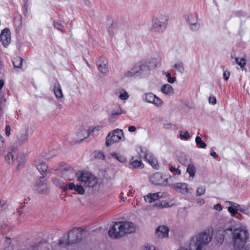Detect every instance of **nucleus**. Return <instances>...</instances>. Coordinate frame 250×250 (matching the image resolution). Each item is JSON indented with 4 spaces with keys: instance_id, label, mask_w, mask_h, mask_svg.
<instances>
[{
    "instance_id": "obj_1",
    "label": "nucleus",
    "mask_w": 250,
    "mask_h": 250,
    "mask_svg": "<svg viewBox=\"0 0 250 250\" xmlns=\"http://www.w3.org/2000/svg\"><path fill=\"white\" fill-rule=\"evenodd\" d=\"M150 70V62H139L136 63L129 71L126 72L125 73V76L127 77L134 78H144L149 75Z\"/></svg>"
},
{
    "instance_id": "obj_2",
    "label": "nucleus",
    "mask_w": 250,
    "mask_h": 250,
    "mask_svg": "<svg viewBox=\"0 0 250 250\" xmlns=\"http://www.w3.org/2000/svg\"><path fill=\"white\" fill-rule=\"evenodd\" d=\"M212 239L209 232H202L194 236L191 239L189 249L190 250H202L203 247L208 244Z\"/></svg>"
},
{
    "instance_id": "obj_3",
    "label": "nucleus",
    "mask_w": 250,
    "mask_h": 250,
    "mask_svg": "<svg viewBox=\"0 0 250 250\" xmlns=\"http://www.w3.org/2000/svg\"><path fill=\"white\" fill-rule=\"evenodd\" d=\"M78 180L83 186L93 189H98L100 186L99 179L95 175L89 172H81L77 174Z\"/></svg>"
},
{
    "instance_id": "obj_4",
    "label": "nucleus",
    "mask_w": 250,
    "mask_h": 250,
    "mask_svg": "<svg viewBox=\"0 0 250 250\" xmlns=\"http://www.w3.org/2000/svg\"><path fill=\"white\" fill-rule=\"evenodd\" d=\"M83 231L80 228L73 229L68 234L67 237H62L59 241L60 246H67L70 244L79 243L82 239Z\"/></svg>"
},
{
    "instance_id": "obj_5",
    "label": "nucleus",
    "mask_w": 250,
    "mask_h": 250,
    "mask_svg": "<svg viewBox=\"0 0 250 250\" xmlns=\"http://www.w3.org/2000/svg\"><path fill=\"white\" fill-rule=\"evenodd\" d=\"M232 236L234 249L241 250L245 245L248 232L241 228H237L234 229Z\"/></svg>"
},
{
    "instance_id": "obj_6",
    "label": "nucleus",
    "mask_w": 250,
    "mask_h": 250,
    "mask_svg": "<svg viewBox=\"0 0 250 250\" xmlns=\"http://www.w3.org/2000/svg\"><path fill=\"white\" fill-rule=\"evenodd\" d=\"M167 21L168 17L166 15H158L152 20V31L159 33L163 32L167 26Z\"/></svg>"
},
{
    "instance_id": "obj_7",
    "label": "nucleus",
    "mask_w": 250,
    "mask_h": 250,
    "mask_svg": "<svg viewBox=\"0 0 250 250\" xmlns=\"http://www.w3.org/2000/svg\"><path fill=\"white\" fill-rule=\"evenodd\" d=\"M124 132L122 129H116L109 132L106 138L105 145L109 146L115 143H118L124 139Z\"/></svg>"
},
{
    "instance_id": "obj_8",
    "label": "nucleus",
    "mask_w": 250,
    "mask_h": 250,
    "mask_svg": "<svg viewBox=\"0 0 250 250\" xmlns=\"http://www.w3.org/2000/svg\"><path fill=\"white\" fill-rule=\"evenodd\" d=\"M185 20L191 30L196 32L200 27L198 16L195 13H189L185 15Z\"/></svg>"
},
{
    "instance_id": "obj_9",
    "label": "nucleus",
    "mask_w": 250,
    "mask_h": 250,
    "mask_svg": "<svg viewBox=\"0 0 250 250\" xmlns=\"http://www.w3.org/2000/svg\"><path fill=\"white\" fill-rule=\"evenodd\" d=\"M49 185L44 176L40 177L37 179L33 189L39 193H47L49 190Z\"/></svg>"
},
{
    "instance_id": "obj_10",
    "label": "nucleus",
    "mask_w": 250,
    "mask_h": 250,
    "mask_svg": "<svg viewBox=\"0 0 250 250\" xmlns=\"http://www.w3.org/2000/svg\"><path fill=\"white\" fill-rule=\"evenodd\" d=\"M142 99L144 102L152 104L156 106H160L163 104L162 100L151 92L145 93Z\"/></svg>"
},
{
    "instance_id": "obj_11",
    "label": "nucleus",
    "mask_w": 250,
    "mask_h": 250,
    "mask_svg": "<svg viewBox=\"0 0 250 250\" xmlns=\"http://www.w3.org/2000/svg\"><path fill=\"white\" fill-rule=\"evenodd\" d=\"M60 174L66 180H72L76 175V172L71 167L65 165L62 167Z\"/></svg>"
},
{
    "instance_id": "obj_12",
    "label": "nucleus",
    "mask_w": 250,
    "mask_h": 250,
    "mask_svg": "<svg viewBox=\"0 0 250 250\" xmlns=\"http://www.w3.org/2000/svg\"><path fill=\"white\" fill-rule=\"evenodd\" d=\"M120 233H122V236L125 234H130L134 232L135 230L134 224L130 222H120L119 225Z\"/></svg>"
},
{
    "instance_id": "obj_13",
    "label": "nucleus",
    "mask_w": 250,
    "mask_h": 250,
    "mask_svg": "<svg viewBox=\"0 0 250 250\" xmlns=\"http://www.w3.org/2000/svg\"><path fill=\"white\" fill-rule=\"evenodd\" d=\"M16 143L17 145L22 146L28 140V128L20 131L17 135Z\"/></svg>"
},
{
    "instance_id": "obj_14",
    "label": "nucleus",
    "mask_w": 250,
    "mask_h": 250,
    "mask_svg": "<svg viewBox=\"0 0 250 250\" xmlns=\"http://www.w3.org/2000/svg\"><path fill=\"white\" fill-rule=\"evenodd\" d=\"M11 40L10 32L8 28H6L2 30L0 35V40L4 46L6 47Z\"/></svg>"
},
{
    "instance_id": "obj_15",
    "label": "nucleus",
    "mask_w": 250,
    "mask_h": 250,
    "mask_svg": "<svg viewBox=\"0 0 250 250\" xmlns=\"http://www.w3.org/2000/svg\"><path fill=\"white\" fill-rule=\"evenodd\" d=\"M120 225V222L115 223L114 225L108 231L109 235L115 238H118L122 237V233H120V229L119 228Z\"/></svg>"
},
{
    "instance_id": "obj_16",
    "label": "nucleus",
    "mask_w": 250,
    "mask_h": 250,
    "mask_svg": "<svg viewBox=\"0 0 250 250\" xmlns=\"http://www.w3.org/2000/svg\"><path fill=\"white\" fill-rule=\"evenodd\" d=\"M163 197L164 193L159 192L154 193H148L146 195H145L144 198L146 202L151 203L163 198Z\"/></svg>"
},
{
    "instance_id": "obj_17",
    "label": "nucleus",
    "mask_w": 250,
    "mask_h": 250,
    "mask_svg": "<svg viewBox=\"0 0 250 250\" xmlns=\"http://www.w3.org/2000/svg\"><path fill=\"white\" fill-rule=\"evenodd\" d=\"M108 62L106 59L102 58L99 61L98 69L103 76H106L108 73V68L107 67Z\"/></svg>"
},
{
    "instance_id": "obj_18",
    "label": "nucleus",
    "mask_w": 250,
    "mask_h": 250,
    "mask_svg": "<svg viewBox=\"0 0 250 250\" xmlns=\"http://www.w3.org/2000/svg\"><path fill=\"white\" fill-rule=\"evenodd\" d=\"M172 188L178 192L185 194L188 193L187 184L185 183H177L171 185Z\"/></svg>"
},
{
    "instance_id": "obj_19",
    "label": "nucleus",
    "mask_w": 250,
    "mask_h": 250,
    "mask_svg": "<svg viewBox=\"0 0 250 250\" xmlns=\"http://www.w3.org/2000/svg\"><path fill=\"white\" fill-rule=\"evenodd\" d=\"M35 163L38 170L41 174L44 176V174H45L47 171L48 166L46 165L45 162L40 160L36 161Z\"/></svg>"
},
{
    "instance_id": "obj_20",
    "label": "nucleus",
    "mask_w": 250,
    "mask_h": 250,
    "mask_svg": "<svg viewBox=\"0 0 250 250\" xmlns=\"http://www.w3.org/2000/svg\"><path fill=\"white\" fill-rule=\"evenodd\" d=\"M168 228L164 226L158 227L156 230V234L160 237H167L168 235Z\"/></svg>"
},
{
    "instance_id": "obj_21",
    "label": "nucleus",
    "mask_w": 250,
    "mask_h": 250,
    "mask_svg": "<svg viewBox=\"0 0 250 250\" xmlns=\"http://www.w3.org/2000/svg\"><path fill=\"white\" fill-rule=\"evenodd\" d=\"M54 93L57 99H63V96L60 83L57 81L54 83L53 88Z\"/></svg>"
},
{
    "instance_id": "obj_22",
    "label": "nucleus",
    "mask_w": 250,
    "mask_h": 250,
    "mask_svg": "<svg viewBox=\"0 0 250 250\" xmlns=\"http://www.w3.org/2000/svg\"><path fill=\"white\" fill-rule=\"evenodd\" d=\"M161 92L168 96H172L174 94V89L172 86L169 84L166 83L161 87Z\"/></svg>"
},
{
    "instance_id": "obj_23",
    "label": "nucleus",
    "mask_w": 250,
    "mask_h": 250,
    "mask_svg": "<svg viewBox=\"0 0 250 250\" xmlns=\"http://www.w3.org/2000/svg\"><path fill=\"white\" fill-rule=\"evenodd\" d=\"M178 161L179 163L185 166H187L192 163L191 159L188 156L182 153L178 157Z\"/></svg>"
},
{
    "instance_id": "obj_24",
    "label": "nucleus",
    "mask_w": 250,
    "mask_h": 250,
    "mask_svg": "<svg viewBox=\"0 0 250 250\" xmlns=\"http://www.w3.org/2000/svg\"><path fill=\"white\" fill-rule=\"evenodd\" d=\"M162 175L160 173L154 174L150 178V181L155 185H162Z\"/></svg>"
},
{
    "instance_id": "obj_25",
    "label": "nucleus",
    "mask_w": 250,
    "mask_h": 250,
    "mask_svg": "<svg viewBox=\"0 0 250 250\" xmlns=\"http://www.w3.org/2000/svg\"><path fill=\"white\" fill-rule=\"evenodd\" d=\"M68 187L69 189H74L81 195H83L85 192L83 188L81 185H75L74 183H71L69 184Z\"/></svg>"
},
{
    "instance_id": "obj_26",
    "label": "nucleus",
    "mask_w": 250,
    "mask_h": 250,
    "mask_svg": "<svg viewBox=\"0 0 250 250\" xmlns=\"http://www.w3.org/2000/svg\"><path fill=\"white\" fill-rule=\"evenodd\" d=\"M172 68L181 73H183L184 72L185 69L184 63L182 61H178L175 62L172 66Z\"/></svg>"
},
{
    "instance_id": "obj_27",
    "label": "nucleus",
    "mask_w": 250,
    "mask_h": 250,
    "mask_svg": "<svg viewBox=\"0 0 250 250\" xmlns=\"http://www.w3.org/2000/svg\"><path fill=\"white\" fill-rule=\"evenodd\" d=\"M187 168L186 170V172H188L189 175V177H191L193 178L195 173H196V167L194 166V164L191 163L187 166Z\"/></svg>"
},
{
    "instance_id": "obj_28",
    "label": "nucleus",
    "mask_w": 250,
    "mask_h": 250,
    "mask_svg": "<svg viewBox=\"0 0 250 250\" xmlns=\"http://www.w3.org/2000/svg\"><path fill=\"white\" fill-rule=\"evenodd\" d=\"M235 60L236 63L242 68H243L246 64V57L245 55L240 57H236Z\"/></svg>"
},
{
    "instance_id": "obj_29",
    "label": "nucleus",
    "mask_w": 250,
    "mask_h": 250,
    "mask_svg": "<svg viewBox=\"0 0 250 250\" xmlns=\"http://www.w3.org/2000/svg\"><path fill=\"white\" fill-rule=\"evenodd\" d=\"M0 229L3 234H6L10 230L11 228L7 221H3L0 222Z\"/></svg>"
},
{
    "instance_id": "obj_30",
    "label": "nucleus",
    "mask_w": 250,
    "mask_h": 250,
    "mask_svg": "<svg viewBox=\"0 0 250 250\" xmlns=\"http://www.w3.org/2000/svg\"><path fill=\"white\" fill-rule=\"evenodd\" d=\"M53 183L57 187L66 189L68 185H67L61 181L60 179L57 178H54L52 179Z\"/></svg>"
},
{
    "instance_id": "obj_31",
    "label": "nucleus",
    "mask_w": 250,
    "mask_h": 250,
    "mask_svg": "<svg viewBox=\"0 0 250 250\" xmlns=\"http://www.w3.org/2000/svg\"><path fill=\"white\" fill-rule=\"evenodd\" d=\"M130 165L133 168H143L144 166L141 161L133 160V158H132L131 161L130 162Z\"/></svg>"
},
{
    "instance_id": "obj_32",
    "label": "nucleus",
    "mask_w": 250,
    "mask_h": 250,
    "mask_svg": "<svg viewBox=\"0 0 250 250\" xmlns=\"http://www.w3.org/2000/svg\"><path fill=\"white\" fill-rule=\"evenodd\" d=\"M90 133L87 129H82L78 134V137L80 140H83L87 138Z\"/></svg>"
},
{
    "instance_id": "obj_33",
    "label": "nucleus",
    "mask_w": 250,
    "mask_h": 250,
    "mask_svg": "<svg viewBox=\"0 0 250 250\" xmlns=\"http://www.w3.org/2000/svg\"><path fill=\"white\" fill-rule=\"evenodd\" d=\"M15 153L13 151H9L7 154V155L5 156V159L6 162L8 164H12L13 163H15L16 159H14Z\"/></svg>"
},
{
    "instance_id": "obj_34",
    "label": "nucleus",
    "mask_w": 250,
    "mask_h": 250,
    "mask_svg": "<svg viewBox=\"0 0 250 250\" xmlns=\"http://www.w3.org/2000/svg\"><path fill=\"white\" fill-rule=\"evenodd\" d=\"M41 244V242L35 243L30 245H27L25 246V249L22 250H37ZM11 250V248L9 249V247L8 248V250Z\"/></svg>"
},
{
    "instance_id": "obj_35",
    "label": "nucleus",
    "mask_w": 250,
    "mask_h": 250,
    "mask_svg": "<svg viewBox=\"0 0 250 250\" xmlns=\"http://www.w3.org/2000/svg\"><path fill=\"white\" fill-rule=\"evenodd\" d=\"M111 156L122 163H124L126 161V158L125 156L123 155H119L116 153H111Z\"/></svg>"
},
{
    "instance_id": "obj_36",
    "label": "nucleus",
    "mask_w": 250,
    "mask_h": 250,
    "mask_svg": "<svg viewBox=\"0 0 250 250\" xmlns=\"http://www.w3.org/2000/svg\"><path fill=\"white\" fill-rule=\"evenodd\" d=\"M126 112L125 110H123L120 106L118 107L117 108L113 109L111 112V115L112 116H118L120 115L123 113H125Z\"/></svg>"
},
{
    "instance_id": "obj_37",
    "label": "nucleus",
    "mask_w": 250,
    "mask_h": 250,
    "mask_svg": "<svg viewBox=\"0 0 250 250\" xmlns=\"http://www.w3.org/2000/svg\"><path fill=\"white\" fill-rule=\"evenodd\" d=\"M195 143L196 145L199 147L202 148H205L207 145L206 144L203 142L201 137L197 136L195 138Z\"/></svg>"
},
{
    "instance_id": "obj_38",
    "label": "nucleus",
    "mask_w": 250,
    "mask_h": 250,
    "mask_svg": "<svg viewBox=\"0 0 250 250\" xmlns=\"http://www.w3.org/2000/svg\"><path fill=\"white\" fill-rule=\"evenodd\" d=\"M22 63V59L20 57L15 58L13 61V64L15 68H21Z\"/></svg>"
},
{
    "instance_id": "obj_39",
    "label": "nucleus",
    "mask_w": 250,
    "mask_h": 250,
    "mask_svg": "<svg viewBox=\"0 0 250 250\" xmlns=\"http://www.w3.org/2000/svg\"><path fill=\"white\" fill-rule=\"evenodd\" d=\"M129 98V94L124 89H122L120 91L119 98L121 100H126Z\"/></svg>"
},
{
    "instance_id": "obj_40",
    "label": "nucleus",
    "mask_w": 250,
    "mask_h": 250,
    "mask_svg": "<svg viewBox=\"0 0 250 250\" xmlns=\"http://www.w3.org/2000/svg\"><path fill=\"white\" fill-rule=\"evenodd\" d=\"M53 25L54 28L62 32L63 25L62 24V22L58 20L54 21Z\"/></svg>"
},
{
    "instance_id": "obj_41",
    "label": "nucleus",
    "mask_w": 250,
    "mask_h": 250,
    "mask_svg": "<svg viewBox=\"0 0 250 250\" xmlns=\"http://www.w3.org/2000/svg\"><path fill=\"white\" fill-rule=\"evenodd\" d=\"M163 75H165L167 78V82L170 83H173L176 80V77H171V74L167 72H163Z\"/></svg>"
},
{
    "instance_id": "obj_42",
    "label": "nucleus",
    "mask_w": 250,
    "mask_h": 250,
    "mask_svg": "<svg viewBox=\"0 0 250 250\" xmlns=\"http://www.w3.org/2000/svg\"><path fill=\"white\" fill-rule=\"evenodd\" d=\"M206 191V188L204 186H200L196 189V194L197 196H200L204 194Z\"/></svg>"
},
{
    "instance_id": "obj_43",
    "label": "nucleus",
    "mask_w": 250,
    "mask_h": 250,
    "mask_svg": "<svg viewBox=\"0 0 250 250\" xmlns=\"http://www.w3.org/2000/svg\"><path fill=\"white\" fill-rule=\"evenodd\" d=\"M116 24L115 23H113L111 25V26H109L107 31L108 33L110 34V35L112 36L113 34H115V27H116Z\"/></svg>"
},
{
    "instance_id": "obj_44",
    "label": "nucleus",
    "mask_w": 250,
    "mask_h": 250,
    "mask_svg": "<svg viewBox=\"0 0 250 250\" xmlns=\"http://www.w3.org/2000/svg\"><path fill=\"white\" fill-rule=\"evenodd\" d=\"M228 210L232 217H234L237 213V209L233 207H229L228 208Z\"/></svg>"
},
{
    "instance_id": "obj_45",
    "label": "nucleus",
    "mask_w": 250,
    "mask_h": 250,
    "mask_svg": "<svg viewBox=\"0 0 250 250\" xmlns=\"http://www.w3.org/2000/svg\"><path fill=\"white\" fill-rule=\"evenodd\" d=\"M154 207H157L161 208H167L169 206L168 204L166 201H163L160 203H156L154 205Z\"/></svg>"
},
{
    "instance_id": "obj_46",
    "label": "nucleus",
    "mask_w": 250,
    "mask_h": 250,
    "mask_svg": "<svg viewBox=\"0 0 250 250\" xmlns=\"http://www.w3.org/2000/svg\"><path fill=\"white\" fill-rule=\"evenodd\" d=\"M17 161L18 163V166H20L24 163V157H23L21 155H19L17 157Z\"/></svg>"
},
{
    "instance_id": "obj_47",
    "label": "nucleus",
    "mask_w": 250,
    "mask_h": 250,
    "mask_svg": "<svg viewBox=\"0 0 250 250\" xmlns=\"http://www.w3.org/2000/svg\"><path fill=\"white\" fill-rule=\"evenodd\" d=\"M237 211H239L245 214H249L248 209L247 208H245L244 207H241L240 205V207L237 208Z\"/></svg>"
},
{
    "instance_id": "obj_48",
    "label": "nucleus",
    "mask_w": 250,
    "mask_h": 250,
    "mask_svg": "<svg viewBox=\"0 0 250 250\" xmlns=\"http://www.w3.org/2000/svg\"><path fill=\"white\" fill-rule=\"evenodd\" d=\"M152 154L149 152H146L144 158L146 161L148 162L149 160L153 158Z\"/></svg>"
},
{
    "instance_id": "obj_49",
    "label": "nucleus",
    "mask_w": 250,
    "mask_h": 250,
    "mask_svg": "<svg viewBox=\"0 0 250 250\" xmlns=\"http://www.w3.org/2000/svg\"><path fill=\"white\" fill-rule=\"evenodd\" d=\"M169 170L170 171V172H176V173L178 174V175H181V171L180 169H179V168H176L174 167H171L170 168H169Z\"/></svg>"
},
{
    "instance_id": "obj_50",
    "label": "nucleus",
    "mask_w": 250,
    "mask_h": 250,
    "mask_svg": "<svg viewBox=\"0 0 250 250\" xmlns=\"http://www.w3.org/2000/svg\"><path fill=\"white\" fill-rule=\"evenodd\" d=\"M148 163L153 167H155L157 166V162L156 159L153 157L148 161Z\"/></svg>"
},
{
    "instance_id": "obj_51",
    "label": "nucleus",
    "mask_w": 250,
    "mask_h": 250,
    "mask_svg": "<svg viewBox=\"0 0 250 250\" xmlns=\"http://www.w3.org/2000/svg\"><path fill=\"white\" fill-rule=\"evenodd\" d=\"M230 76V72L228 70L224 71L223 73V79L225 81H228Z\"/></svg>"
},
{
    "instance_id": "obj_52",
    "label": "nucleus",
    "mask_w": 250,
    "mask_h": 250,
    "mask_svg": "<svg viewBox=\"0 0 250 250\" xmlns=\"http://www.w3.org/2000/svg\"><path fill=\"white\" fill-rule=\"evenodd\" d=\"M5 134L6 136L9 137L10 135L11 126L9 125H6L5 128Z\"/></svg>"
},
{
    "instance_id": "obj_53",
    "label": "nucleus",
    "mask_w": 250,
    "mask_h": 250,
    "mask_svg": "<svg viewBox=\"0 0 250 250\" xmlns=\"http://www.w3.org/2000/svg\"><path fill=\"white\" fill-rule=\"evenodd\" d=\"M226 204H229L230 205H231L230 207H233L235 208H236L237 209V208H238L240 207V205L237 204V203H235V202H230V201H227V202H226Z\"/></svg>"
},
{
    "instance_id": "obj_54",
    "label": "nucleus",
    "mask_w": 250,
    "mask_h": 250,
    "mask_svg": "<svg viewBox=\"0 0 250 250\" xmlns=\"http://www.w3.org/2000/svg\"><path fill=\"white\" fill-rule=\"evenodd\" d=\"M208 102L210 104L214 105L216 103V99L214 96H210L208 98Z\"/></svg>"
},
{
    "instance_id": "obj_55",
    "label": "nucleus",
    "mask_w": 250,
    "mask_h": 250,
    "mask_svg": "<svg viewBox=\"0 0 250 250\" xmlns=\"http://www.w3.org/2000/svg\"><path fill=\"white\" fill-rule=\"evenodd\" d=\"M180 136L181 138L187 140L189 138L190 135L189 132L188 131H186L184 133V134H180Z\"/></svg>"
},
{
    "instance_id": "obj_56",
    "label": "nucleus",
    "mask_w": 250,
    "mask_h": 250,
    "mask_svg": "<svg viewBox=\"0 0 250 250\" xmlns=\"http://www.w3.org/2000/svg\"><path fill=\"white\" fill-rule=\"evenodd\" d=\"M5 145V140L2 136L0 134V149L3 148Z\"/></svg>"
},
{
    "instance_id": "obj_57",
    "label": "nucleus",
    "mask_w": 250,
    "mask_h": 250,
    "mask_svg": "<svg viewBox=\"0 0 250 250\" xmlns=\"http://www.w3.org/2000/svg\"><path fill=\"white\" fill-rule=\"evenodd\" d=\"M213 208L214 209H215L216 210H218V211H220V210H222V207L221 205L220 204H217L216 205H215L214 206Z\"/></svg>"
},
{
    "instance_id": "obj_58",
    "label": "nucleus",
    "mask_w": 250,
    "mask_h": 250,
    "mask_svg": "<svg viewBox=\"0 0 250 250\" xmlns=\"http://www.w3.org/2000/svg\"><path fill=\"white\" fill-rule=\"evenodd\" d=\"M210 154L214 159H216L218 156L216 153L213 150H211Z\"/></svg>"
},
{
    "instance_id": "obj_59",
    "label": "nucleus",
    "mask_w": 250,
    "mask_h": 250,
    "mask_svg": "<svg viewBox=\"0 0 250 250\" xmlns=\"http://www.w3.org/2000/svg\"><path fill=\"white\" fill-rule=\"evenodd\" d=\"M136 128L135 126L131 125L128 127V131L130 132H133L135 131Z\"/></svg>"
},
{
    "instance_id": "obj_60",
    "label": "nucleus",
    "mask_w": 250,
    "mask_h": 250,
    "mask_svg": "<svg viewBox=\"0 0 250 250\" xmlns=\"http://www.w3.org/2000/svg\"><path fill=\"white\" fill-rule=\"evenodd\" d=\"M197 203L201 205H202L205 203V201L202 198H199L197 200Z\"/></svg>"
},
{
    "instance_id": "obj_61",
    "label": "nucleus",
    "mask_w": 250,
    "mask_h": 250,
    "mask_svg": "<svg viewBox=\"0 0 250 250\" xmlns=\"http://www.w3.org/2000/svg\"><path fill=\"white\" fill-rule=\"evenodd\" d=\"M224 238V235H222L220 237L219 240L218 241V244L219 245H221L223 243Z\"/></svg>"
},
{
    "instance_id": "obj_62",
    "label": "nucleus",
    "mask_w": 250,
    "mask_h": 250,
    "mask_svg": "<svg viewBox=\"0 0 250 250\" xmlns=\"http://www.w3.org/2000/svg\"><path fill=\"white\" fill-rule=\"evenodd\" d=\"M241 250H250V244H248L245 248L243 247Z\"/></svg>"
},
{
    "instance_id": "obj_63",
    "label": "nucleus",
    "mask_w": 250,
    "mask_h": 250,
    "mask_svg": "<svg viewBox=\"0 0 250 250\" xmlns=\"http://www.w3.org/2000/svg\"><path fill=\"white\" fill-rule=\"evenodd\" d=\"M124 194V192H122L120 195V197L121 200L123 201H125L126 200V198L123 197Z\"/></svg>"
},
{
    "instance_id": "obj_64",
    "label": "nucleus",
    "mask_w": 250,
    "mask_h": 250,
    "mask_svg": "<svg viewBox=\"0 0 250 250\" xmlns=\"http://www.w3.org/2000/svg\"><path fill=\"white\" fill-rule=\"evenodd\" d=\"M133 192L132 190L129 189L127 193V196H133Z\"/></svg>"
}]
</instances>
